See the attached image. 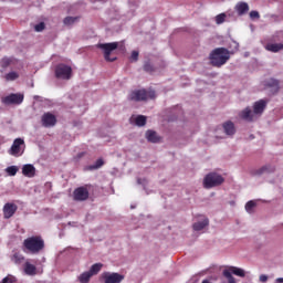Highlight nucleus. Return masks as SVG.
<instances>
[{"label": "nucleus", "instance_id": "nucleus-4", "mask_svg": "<svg viewBox=\"0 0 283 283\" xmlns=\"http://www.w3.org/2000/svg\"><path fill=\"white\" fill-rule=\"evenodd\" d=\"M224 182V177L216 174L210 172L203 179V187L205 189H213V187H220Z\"/></svg>", "mask_w": 283, "mask_h": 283}, {"label": "nucleus", "instance_id": "nucleus-9", "mask_svg": "<svg viewBox=\"0 0 283 283\" xmlns=\"http://www.w3.org/2000/svg\"><path fill=\"white\" fill-rule=\"evenodd\" d=\"M23 94L21 93H12L8 96H6L2 99V103H4V105H21V103H23Z\"/></svg>", "mask_w": 283, "mask_h": 283}, {"label": "nucleus", "instance_id": "nucleus-28", "mask_svg": "<svg viewBox=\"0 0 283 283\" xmlns=\"http://www.w3.org/2000/svg\"><path fill=\"white\" fill-rule=\"evenodd\" d=\"M12 262H14V264H23V262H25V256H23L22 254L15 253L12 256Z\"/></svg>", "mask_w": 283, "mask_h": 283}, {"label": "nucleus", "instance_id": "nucleus-12", "mask_svg": "<svg viewBox=\"0 0 283 283\" xmlns=\"http://www.w3.org/2000/svg\"><path fill=\"white\" fill-rule=\"evenodd\" d=\"M264 87L271 90L272 94H277L280 92V81L273 77L265 80L263 82Z\"/></svg>", "mask_w": 283, "mask_h": 283}, {"label": "nucleus", "instance_id": "nucleus-15", "mask_svg": "<svg viewBox=\"0 0 283 283\" xmlns=\"http://www.w3.org/2000/svg\"><path fill=\"white\" fill-rule=\"evenodd\" d=\"M22 174L27 178H34V176H36V168L32 164H25L22 167Z\"/></svg>", "mask_w": 283, "mask_h": 283}, {"label": "nucleus", "instance_id": "nucleus-21", "mask_svg": "<svg viewBox=\"0 0 283 283\" xmlns=\"http://www.w3.org/2000/svg\"><path fill=\"white\" fill-rule=\"evenodd\" d=\"M24 273L25 275H36V265L27 261L24 263Z\"/></svg>", "mask_w": 283, "mask_h": 283}, {"label": "nucleus", "instance_id": "nucleus-8", "mask_svg": "<svg viewBox=\"0 0 283 283\" xmlns=\"http://www.w3.org/2000/svg\"><path fill=\"white\" fill-rule=\"evenodd\" d=\"M23 151H25V140L15 138L9 149L10 156H15V158H18V156H23Z\"/></svg>", "mask_w": 283, "mask_h": 283}, {"label": "nucleus", "instance_id": "nucleus-17", "mask_svg": "<svg viewBox=\"0 0 283 283\" xmlns=\"http://www.w3.org/2000/svg\"><path fill=\"white\" fill-rule=\"evenodd\" d=\"M223 129L228 136H233V134H235V125L231 120L223 124Z\"/></svg>", "mask_w": 283, "mask_h": 283}, {"label": "nucleus", "instance_id": "nucleus-34", "mask_svg": "<svg viewBox=\"0 0 283 283\" xmlns=\"http://www.w3.org/2000/svg\"><path fill=\"white\" fill-rule=\"evenodd\" d=\"M78 18H74V17H66L64 19V25H72L73 23H76Z\"/></svg>", "mask_w": 283, "mask_h": 283}, {"label": "nucleus", "instance_id": "nucleus-41", "mask_svg": "<svg viewBox=\"0 0 283 283\" xmlns=\"http://www.w3.org/2000/svg\"><path fill=\"white\" fill-rule=\"evenodd\" d=\"M259 280L260 282H269V276L266 274H261Z\"/></svg>", "mask_w": 283, "mask_h": 283}, {"label": "nucleus", "instance_id": "nucleus-20", "mask_svg": "<svg viewBox=\"0 0 283 283\" xmlns=\"http://www.w3.org/2000/svg\"><path fill=\"white\" fill-rule=\"evenodd\" d=\"M265 50H268V52L277 53L283 50V44L282 43H268L265 45Z\"/></svg>", "mask_w": 283, "mask_h": 283}, {"label": "nucleus", "instance_id": "nucleus-19", "mask_svg": "<svg viewBox=\"0 0 283 283\" xmlns=\"http://www.w3.org/2000/svg\"><path fill=\"white\" fill-rule=\"evenodd\" d=\"M146 138L148 143H160V136L155 130H147Z\"/></svg>", "mask_w": 283, "mask_h": 283}, {"label": "nucleus", "instance_id": "nucleus-16", "mask_svg": "<svg viewBox=\"0 0 283 283\" xmlns=\"http://www.w3.org/2000/svg\"><path fill=\"white\" fill-rule=\"evenodd\" d=\"M17 63H19V60H17L13 56L11 57L4 56L0 60V66L2 67V70H8L10 65H17Z\"/></svg>", "mask_w": 283, "mask_h": 283}, {"label": "nucleus", "instance_id": "nucleus-39", "mask_svg": "<svg viewBox=\"0 0 283 283\" xmlns=\"http://www.w3.org/2000/svg\"><path fill=\"white\" fill-rule=\"evenodd\" d=\"M250 18H252V19H260V12H258V11H251V12H250Z\"/></svg>", "mask_w": 283, "mask_h": 283}, {"label": "nucleus", "instance_id": "nucleus-2", "mask_svg": "<svg viewBox=\"0 0 283 283\" xmlns=\"http://www.w3.org/2000/svg\"><path fill=\"white\" fill-rule=\"evenodd\" d=\"M229 59H231V53L226 48H217L209 54V61L212 67H222Z\"/></svg>", "mask_w": 283, "mask_h": 283}, {"label": "nucleus", "instance_id": "nucleus-25", "mask_svg": "<svg viewBox=\"0 0 283 283\" xmlns=\"http://www.w3.org/2000/svg\"><path fill=\"white\" fill-rule=\"evenodd\" d=\"M135 124L137 127H145L147 125V117L145 115H139L135 118Z\"/></svg>", "mask_w": 283, "mask_h": 283}, {"label": "nucleus", "instance_id": "nucleus-24", "mask_svg": "<svg viewBox=\"0 0 283 283\" xmlns=\"http://www.w3.org/2000/svg\"><path fill=\"white\" fill-rule=\"evenodd\" d=\"M228 271H230V273H232L233 275H237L238 277H244L247 275L244 270L235 266H231Z\"/></svg>", "mask_w": 283, "mask_h": 283}, {"label": "nucleus", "instance_id": "nucleus-30", "mask_svg": "<svg viewBox=\"0 0 283 283\" xmlns=\"http://www.w3.org/2000/svg\"><path fill=\"white\" fill-rule=\"evenodd\" d=\"M105 165V161H103V159H97L96 161H95V165H91V166H88V169L91 170V171H94V169H101V167H103Z\"/></svg>", "mask_w": 283, "mask_h": 283}, {"label": "nucleus", "instance_id": "nucleus-40", "mask_svg": "<svg viewBox=\"0 0 283 283\" xmlns=\"http://www.w3.org/2000/svg\"><path fill=\"white\" fill-rule=\"evenodd\" d=\"M130 61H138V51H133L132 52Z\"/></svg>", "mask_w": 283, "mask_h": 283}, {"label": "nucleus", "instance_id": "nucleus-6", "mask_svg": "<svg viewBox=\"0 0 283 283\" xmlns=\"http://www.w3.org/2000/svg\"><path fill=\"white\" fill-rule=\"evenodd\" d=\"M97 48L99 50H103L105 61H107L108 63H114V61H116V57H112L111 55L114 50L118 49V42L99 43L97 44Z\"/></svg>", "mask_w": 283, "mask_h": 283}, {"label": "nucleus", "instance_id": "nucleus-22", "mask_svg": "<svg viewBox=\"0 0 283 283\" xmlns=\"http://www.w3.org/2000/svg\"><path fill=\"white\" fill-rule=\"evenodd\" d=\"M205 227H209V219L205 218L202 221L195 222L192 224L193 231H202Z\"/></svg>", "mask_w": 283, "mask_h": 283}, {"label": "nucleus", "instance_id": "nucleus-7", "mask_svg": "<svg viewBox=\"0 0 283 283\" xmlns=\"http://www.w3.org/2000/svg\"><path fill=\"white\" fill-rule=\"evenodd\" d=\"M55 76L62 81H70L72 78V66L67 64H57L55 66Z\"/></svg>", "mask_w": 283, "mask_h": 283}, {"label": "nucleus", "instance_id": "nucleus-18", "mask_svg": "<svg viewBox=\"0 0 283 283\" xmlns=\"http://www.w3.org/2000/svg\"><path fill=\"white\" fill-rule=\"evenodd\" d=\"M235 10L238 12V15L242 17V14H247V12H249V3H247V2H239L235 6Z\"/></svg>", "mask_w": 283, "mask_h": 283}, {"label": "nucleus", "instance_id": "nucleus-35", "mask_svg": "<svg viewBox=\"0 0 283 283\" xmlns=\"http://www.w3.org/2000/svg\"><path fill=\"white\" fill-rule=\"evenodd\" d=\"M227 19V14L221 13L216 17V23L218 25L222 24V22Z\"/></svg>", "mask_w": 283, "mask_h": 283}, {"label": "nucleus", "instance_id": "nucleus-27", "mask_svg": "<svg viewBox=\"0 0 283 283\" xmlns=\"http://www.w3.org/2000/svg\"><path fill=\"white\" fill-rule=\"evenodd\" d=\"M4 78L7 82L17 81V78H19V73H17V71H11L4 75Z\"/></svg>", "mask_w": 283, "mask_h": 283}, {"label": "nucleus", "instance_id": "nucleus-23", "mask_svg": "<svg viewBox=\"0 0 283 283\" xmlns=\"http://www.w3.org/2000/svg\"><path fill=\"white\" fill-rule=\"evenodd\" d=\"M275 171V168L273 166H263L260 169L256 170V176H262V174H271Z\"/></svg>", "mask_w": 283, "mask_h": 283}, {"label": "nucleus", "instance_id": "nucleus-26", "mask_svg": "<svg viewBox=\"0 0 283 283\" xmlns=\"http://www.w3.org/2000/svg\"><path fill=\"white\" fill-rule=\"evenodd\" d=\"M103 269V263H95L91 266L90 271L92 275H98V272Z\"/></svg>", "mask_w": 283, "mask_h": 283}, {"label": "nucleus", "instance_id": "nucleus-32", "mask_svg": "<svg viewBox=\"0 0 283 283\" xmlns=\"http://www.w3.org/2000/svg\"><path fill=\"white\" fill-rule=\"evenodd\" d=\"M7 174H9V176H17V172L19 171V167L17 166H9L6 169Z\"/></svg>", "mask_w": 283, "mask_h": 283}, {"label": "nucleus", "instance_id": "nucleus-33", "mask_svg": "<svg viewBox=\"0 0 283 283\" xmlns=\"http://www.w3.org/2000/svg\"><path fill=\"white\" fill-rule=\"evenodd\" d=\"M17 277L14 275H7L4 279H2L1 283H15Z\"/></svg>", "mask_w": 283, "mask_h": 283}, {"label": "nucleus", "instance_id": "nucleus-14", "mask_svg": "<svg viewBox=\"0 0 283 283\" xmlns=\"http://www.w3.org/2000/svg\"><path fill=\"white\" fill-rule=\"evenodd\" d=\"M104 280H105V283H120L123 282V280H125V276L123 274L112 273V274H105Z\"/></svg>", "mask_w": 283, "mask_h": 283}, {"label": "nucleus", "instance_id": "nucleus-29", "mask_svg": "<svg viewBox=\"0 0 283 283\" xmlns=\"http://www.w3.org/2000/svg\"><path fill=\"white\" fill-rule=\"evenodd\" d=\"M91 279H92V273L91 272H83L80 275L78 281L81 283H87V282H90Z\"/></svg>", "mask_w": 283, "mask_h": 283}, {"label": "nucleus", "instance_id": "nucleus-13", "mask_svg": "<svg viewBox=\"0 0 283 283\" xmlns=\"http://www.w3.org/2000/svg\"><path fill=\"white\" fill-rule=\"evenodd\" d=\"M43 127H54L56 125V116L52 113H44L42 115Z\"/></svg>", "mask_w": 283, "mask_h": 283}, {"label": "nucleus", "instance_id": "nucleus-3", "mask_svg": "<svg viewBox=\"0 0 283 283\" xmlns=\"http://www.w3.org/2000/svg\"><path fill=\"white\" fill-rule=\"evenodd\" d=\"M264 109H266V101L260 99L254 103L253 111H251V108L247 107L245 109H243L240 113V117L243 120H248L249 123H251L253 120L254 114H263Z\"/></svg>", "mask_w": 283, "mask_h": 283}, {"label": "nucleus", "instance_id": "nucleus-37", "mask_svg": "<svg viewBox=\"0 0 283 283\" xmlns=\"http://www.w3.org/2000/svg\"><path fill=\"white\" fill-rule=\"evenodd\" d=\"M254 207H255L254 201H248L247 205H245V210L248 211V213H251L253 211Z\"/></svg>", "mask_w": 283, "mask_h": 283}, {"label": "nucleus", "instance_id": "nucleus-5", "mask_svg": "<svg viewBox=\"0 0 283 283\" xmlns=\"http://www.w3.org/2000/svg\"><path fill=\"white\" fill-rule=\"evenodd\" d=\"M156 98V91L136 90L129 94V101L140 102Z\"/></svg>", "mask_w": 283, "mask_h": 283}, {"label": "nucleus", "instance_id": "nucleus-11", "mask_svg": "<svg viewBox=\"0 0 283 283\" xmlns=\"http://www.w3.org/2000/svg\"><path fill=\"white\" fill-rule=\"evenodd\" d=\"M73 196L74 200L83 202L84 200H87V198H90V191L85 187H78L74 190Z\"/></svg>", "mask_w": 283, "mask_h": 283}, {"label": "nucleus", "instance_id": "nucleus-36", "mask_svg": "<svg viewBox=\"0 0 283 283\" xmlns=\"http://www.w3.org/2000/svg\"><path fill=\"white\" fill-rule=\"evenodd\" d=\"M35 32H43L45 30V22H40L34 27Z\"/></svg>", "mask_w": 283, "mask_h": 283}, {"label": "nucleus", "instance_id": "nucleus-31", "mask_svg": "<svg viewBox=\"0 0 283 283\" xmlns=\"http://www.w3.org/2000/svg\"><path fill=\"white\" fill-rule=\"evenodd\" d=\"M223 276L227 277L229 283H235V277H233V275L231 274V271L224 270Z\"/></svg>", "mask_w": 283, "mask_h": 283}, {"label": "nucleus", "instance_id": "nucleus-10", "mask_svg": "<svg viewBox=\"0 0 283 283\" xmlns=\"http://www.w3.org/2000/svg\"><path fill=\"white\" fill-rule=\"evenodd\" d=\"M19 209V207L15 203H6L3 206V218L6 220H10V218H12V216H14L17 213V210Z\"/></svg>", "mask_w": 283, "mask_h": 283}, {"label": "nucleus", "instance_id": "nucleus-42", "mask_svg": "<svg viewBox=\"0 0 283 283\" xmlns=\"http://www.w3.org/2000/svg\"><path fill=\"white\" fill-rule=\"evenodd\" d=\"M276 283H283V277L276 279Z\"/></svg>", "mask_w": 283, "mask_h": 283}, {"label": "nucleus", "instance_id": "nucleus-1", "mask_svg": "<svg viewBox=\"0 0 283 283\" xmlns=\"http://www.w3.org/2000/svg\"><path fill=\"white\" fill-rule=\"evenodd\" d=\"M22 249L25 253L36 255L45 249V241L41 235L29 237L23 241Z\"/></svg>", "mask_w": 283, "mask_h": 283}, {"label": "nucleus", "instance_id": "nucleus-38", "mask_svg": "<svg viewBox=\"0 0 283 283\" xmlns=\"http://www.w3.org/2000/svg\"><path fill=\"white\" fill-rule=\"evenodd\" d=\"M144 71L149 72V73L154 72V65H151V63H149V62H146L144 64Z\"/></svg>", "mask_w": 283, "mask_h": 283}]
</instances>
